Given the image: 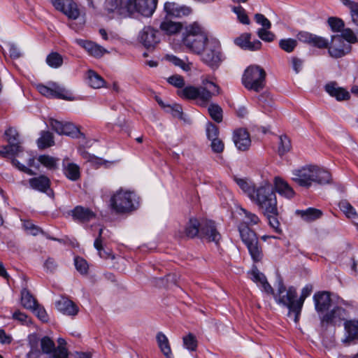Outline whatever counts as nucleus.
<instances>
[{"label":"nucleus","instance_id":"33","mask_svg":"<svg viewBox=\"0 0 358 358\" xmlns=\"http://www.w3.org/2000/svg\"><path fill=\"white\" fill-rule=\"evenodd\" d=\"M182 28L180 23L174 22L171 20H165L160 24V29L164 33L172 35L178 33Z\"/></svg>","mask_w":358,"mask_h":358},{"label":"nucleus","instance_id":"37","mask_svg":"<svg viewBox=\"0 0 358 358\" xmlns=\"http://www.w3.org/2000/svg\"><path fill=\"white\" fill-rule=\"evenodd\" d=\"M5 135L8 137L9 145L15 149H21L20 142L18 141L19 134L17 130L13 127L8 128L5 131Z\"/></svg>","mask_w":358,"mask_h":358},{"label":"nucleus","instance_id":"64","mask_svg":"<svg viewBox=\"0 0 358 358\" xmlns=\"http://www.w3.org/2000/svg\"><path fill=\"white\" fill-rule=\"evenodd\" d=\"M13 319L18 321L22 324H28L30 322L28 316L20 310H16L13 313Z\"/></svg>","mask_w":358,"mask_h":358},{"label":"nucleus","instance_id":"27","mask_svg":"<svg viewBox=\"0 0 358 358\" xmlns=\"http://www.w3.org/2000/svg\"><path fill=\"white\" fill-rule=\"evenodd\" d=\"M296 214L306 222H312L321 217L322 212L317 208H308L306 210H297Z\"/></svg>","mask_w":358,"mask_h":358},{"label":"nucleus","instance_id":"10","mask_svg":"<svg viewBox=\"0 0 358 358\" xmlns=\"http://www.w3.org/2000/svg\"><path fill=\"white\" fill-rule=\"evenodd\" d=\"M347 311L339 306L334 307L331 310L320 316V323L322 328H327L328 324L341 326L342 322L346 320Z\"/></svg>","mask_w":358,"mask_h":358},{"label":"nucleus","instance_id":"22","mask_svg":"<svg viewBox=\"0 0 358 358\" xmlns=\"http://www.w3.org/2000/svg\"><path fill=\"white\" fill-rule=\"evenodd\" d=\"M73 220L80 222H86L95 217L94 213L88 208L77 206L71 210Z\"/></svg>","mask_w":358,"mask_h":358},{"label":"nucleus","instance_id":"18","mask_svg":"<svg viewBox=\"0 0 358 358\" xmlns=\"http://www.w3.org/2000/svg\"><path fill=\"white\" fill-rule=\"evenodd\" d=\"M55 306L59 312L66 315L75 316L79 311L77 305L66 297H61L55 302Z\"/></svg>","mask_w":358,"mask_h":358},{"label":"nucleus","instance_id":"2","mask_svg":"<svg viewBox=\"0 0 358 358\" xmlns=\"http://www.w3.org/2000/svg\"><path fill=\"white\" fill-rule=\"evenodd\" d=\"M201 238H206L210 242L218 243L221 235L217 231L215 222L211 220H206L201 224L196 219H190L185 225L184 230L180 232V237L192 238L196 236Z\"/></svg>","mask_w":358,"mask_h":358},{"label":"nucleus","instance_id":"59","mask_svg":"<svg viewBox=\"0 0 358 358\" xmlns=\"http://www.w3.org/2000/svg\"><path fill=\"white\" fill-rule=\"evenodd\" d=\"M269 29H259L257 31L258 36L264 41L271 42L275 38V34L268 31Z\"/></svg>","mask_w":358,"mask_h":358},{"label":"nucleus","instance_id":"63","mask_svg":"<svg viewBox=\"0 0 358 358\" xmlns=\"http://www.w3.org/2000/svg\"><path fill=\"white\" fill-rule=\"evenodd\" d=\"M168 83L176 87H182L185 85V80L182 76L180 75H173L167 80Z\"/></svg>","mask_w":358,"mask_h":358},{"label":"nucleus","instance_id":"35","mask_svg":"<svg viewBox=\"0 0 358 358\" xmlns=\"http://www.w3.org/2000/svg\"><path fill=\"white\" fill-rule=\"evenodd\" d=\"M178 94L184 99H197L198 96L199 95V87L187 86L180 90H178Z\"/></svg>","mask_w":358,"mask_h":358},{"label":"nucleus","instance_id":"32","mask_svg":"<svg viewBox=\"0 0 358 358\" xmlns=\"http://www.w3.org/2000/svg\"><path fill=\"white\" fill-rule=\"evenodd\" d=\"M37 144L41 150L52 146L55 144L52 134L48 131H42L41 137L37 140Z\"/></svg>","mask_w":358,"mask_h":358},{"label":"nucleus","instance_id":"38","mask_svg":"<svg viewBox=\"0 0 358 358\" xmlns=\"http://www.w3.org/2000/svg\"><path fill=\"white\" fill-rule=\"evenodd\" d=\"M41 346L43 352L49 355L50 358H52V355L56 350L53 341L49 337L45 336L41 340Z\"/></svg>","mask_w":358,"mask_h":358},{"label":"nucleus","instance_id":"14","mask_svg":"<svg viewBox=\"0 0 358 358\" xmlns=\"http://www.w3.org/2000/svg\"><path fill=\"white\" fill-rule=\"evenodd\" d=\"M157 30L150 26L145 27L139 33L138 40L145 48L149 49L154 48L159 42V38L157 36Z\"/></svg>","mask_w":358,"mask_h":358},{"label":"nucleus","instance_id":"4","mask_svg":"<svg viewBox=\"0 0 358 358\" xmlns=\"http://www.w3.org/2000/svg\"><path fill=\"white\" fill-rule=\"evenodd\" d=\"M209 41L206 33L197 22L186 27L182 42L191 52L201 55Z\"/></svg>","mask_w":358,"mask_h":358},{"label":"nucleus","instance_id":"54","mask_svg":"<svg viewBox=\"0 0 358 358\" xmlns=\"http://www.w3.org/2000/svg\"><path fill=\"white\" fill-rule=\"evenodd\" d=\"M167 108H169V111L174 117L185 120V117H183L184 114L182 112V106L180 105L174 103L173 105H168Z\"/></svg>","mask_w":358,"mask_h":358},{"label":"nucleus","instance_id":"40","mask_svg":"<svg viewBox=\"0 0 358 358\" xmlns=\"http://www.w3.org/2000/svg\"><path fill=\"white\" fill-rule=\"evenodd\" d=\"M248 249L250 255H251L252 259L255 262H259L263 257L262 248L259 245V241L256 243H253L250 245L246 246Z\"/></svg>","mask_w":358,"mask_h":358},{"label":"nucleus","instance_id":"6","mask_svg":"<svg viewBox=\"0 0 358 358\" xmlns=\"http://www.w3.org/2000/svg\"><path fill=\"white\" fill-rule=\"evenodd\" d=\"M276 302L287 307L289 310L288 316H294V322L297 323L299 320L300 310L296 308L297 292L294 287H289L287 289L283 285L282 282H280L278 287V292L274 295Z\"/></svg>","mask_w":358,"mask_h":358},{"label":"nucleus","instance_id":"21","mask_svg":"<svg viewBox=\"0 0 358 358\" xmlns=\"http://www.w3.org/2000/svg\"><path fill=\"white\" fill-rule=\"evenodd\" d=\"M63 172L65 176L71 181H77L80 178V167L75 163L64 159L62 162Z\"/></svg>","mask_w":358,"mask_h":358},{"label":"nucleus","instance_id":"57","mask_svg":"<svg viewBox=\"0 0 358 358\" xmlns=\"http://www.w3.org/2000/svg\"><path fill=\"white\" fill-rule=\"evenodd\" d=\"M78 133L79 129L76 125L71 122H64L62 135L74 136Z\"/></svg>","mask_w":358,"mask_h":358},{"label":"nucleus","instance_id":"3","mask_svg":"<svg viewBox=\"0 0 358 358\" xmlns=\"http://www.w3.org/2000/svg\"><path fill=\"white\" fill-rule=\"evenodd\" d=\"M292 180L299 186L309 187L313 182L325 185L331 181V174L317 166H307L293 172Z\"/></svg>","mask_w":358,"mask_h":358},{"label":"nucleus","instance_id":"43","mask_svg":"<svg viewBox=\"0 0 358 358\" xmlns=\"http://www.w3.org/2000/svg\"><path fill=\"white\" fill-rule=\"evenodd\" d=\"M208 113L211 118L217 123L222 121V109L220 106L211 103L208 107Z\"/></svg>","mask_w":358,"mask_h":358},{"label":"nucleus","instance_id":"62","mask_svg":"<svg viewBox=\"0 0 358 358\" xmlns=\"http://www.w3.org/2000/svg\"><path fill=\"white\" fill-rule=\"evenodd\" d=\"M278 213H270V215H265L268 220L269 225L275 229V231L278 233H280L281 230L280 229V223L276 218Z\"/></svg>","mask_w":358,"mask_h":358},{"label":"nucleus","instance_id":"26","mask_svg":"<svg viewBox=\"0 0 358 358\" xmlns=\"http://www.w3.org/2000/svg\"><path fill=\"white\" fill-rule=\"evenodd\" d=\"M29 182L33 189L44 192L49 189L50 185L49 178L45 176L31 178L29 179Z\"/></svg>","mask_w":358,"mask_h":358},{"label":"nucleus","instance_id":"36","mask_svg":"<svg viewBox=\"0 0 358 358\" xmlns=\"http://www.w3.org/2000/svg\"><path fill=\"white\" fill-rule=\"evenodd\" d=\"M338 206L347 217L350 219H356L358 217V214L355 209L347 200L341 201L338 203Z\"/></svg>","mask_w":358,"mask_h":358},{"label":"nucleus","instance_id":"47","mask_svg":"<svg viewBox=\"0 0 358 358\" xmlns=\"http://www.w3.org/2000/svg\"><path fill=\"white\" fill-rule=\"evenodd\" d=\"M199 95L197 99L201 102V105H206L215 96V92H210L206 87H199Z\"/></svg>","mask_w":358,"mask_h":358},{"label":"nucleus","instance_id":"28","mask_svg":"<svg viewBox=\"0 0 358 358\" xmlns=\"http://www.w3.org/2000/svg\"><path fill=\"white\" fill-rule=\"evenodd\" d=\"M103 229L101 228L99 231L98 237L95 239L94 243V248L97 250L99 252V255L102 259H113L115 258V256L112 254L110 250H106L103 248V238H102V233Z\"/></svg>","mask_w":358,"mask_h":358},{"label":"nucleus","instance_id":"45","mask_svg":"<svg viewBox=\"0 0 358 358\" xmlns=\"http://www.w3.org/2000/svg\"><path fill=\"white\" fill-rule=\"evenodd\" d=\"M38 161L45 167L49 169L54 170L57 168L58 159L49 155H41L38 157Z\"/></svg>","mask_w":358,"mask_h":358},{"label":"nucleus","instance_id":"17","mask_svg":"<svg viewBox=\"0 0 358 358\" xmlns=\"http://www.w3.org/2000/svg\"><path fill=\"white\" fill-rule=\"evenodd\" d=\"M233 141L236 147L241 151L247 150L251 145L250 134L244 129H238L234 131Z\"/></svg>","mask_w":358,"mask_h":358},{"label":"nucleus","instance_id":"39","mask_svg":"<svg viewBox=\"0 0 358 358\" xmlns=\"http://www.w3.org/2000/svg\"><path fill=\"white\" fill-rule=\"evenodd\" d=\"M237 185L240 188L249 196L251 199L252 196L255 194L257 188L253 184L248 182L244 179H236Z\"/></svg>","mask_w":358,"mask_h":358},{"label":"nucleus","instance_id":"9","mask_svg":"<svg viewBox=\"0 0 358 358\" xmlns=\"http://www.w3.org/2000/svg\"><path fill=\"white\" fill-rule=\"evenodd\" d=\"M201 61L213 69H217L223 60L219 42L210 40L201 54Z\"/></svg>","mask_w":358,"mask_h":358},{"label":"nucleus","instance_id":"11","mask_svg":"<svg viewBox=\"0 0 358 358\" xmlns=\"http://www.w3.org/2000/svg\"><path fill=\"white\" fill-rule=\"evenodd\" d=\"M328 48L330 56L334 58H341L351 50V45L345 43L340 35H335L331 37V41Z\"/></svg>","mask_w":358,"mask_h":358},{"label":"nucleus","instance_id":"53","mask_svg":"<svg viewBox=\"0 0 358 358\" xmlns=\"http://www.w3.org/2000/svg\"><path fill=\"white\" fill-rule=\"evenodd\" d=\"M343 37V40L346 41L345 43L350 45V43H355L358 42V37H357L355 33L350 29H345L343 30L342 34L340 35Z\"/></svg>","mask_w":358,"mask_h":358},{"label":"nucleus","instance_id":"29","mask_svg":"<svg viewBox=\"0 0 358 358\" xmlns=\"http://www.w3.org/2000/svg\"><path fill=\"white\" fill-rule=\"evenodd\" d=\"M156 339L161 352L164 354L166 358H172L171 349L166 335L162 332H158L156 336Z\"/></svg>","mask_w":358,"mask_h":358},{"label":"nucleus","instance_id":"15","mask_svg":"<svg viewBox=\"0 0 358 358\" xmlns=\"http://www.w3.org/2000/svg\"><path fill=\"white\" fill-rule=\"evenodd\" d=\"M345 337L342 340L345 345L358 341V320H349L344 322Z\"/></svg>","mask_w":358,"mask_h":358},{"label":"nucleus","instance_id":"31","mask_svg":"<svg viewBox=\"0 0 358 358\" xmlns=\"http://www.w3.org/2000/svg\"><path fill=\"white\" fill-rule=\"evenodd\" d=\"M52 98L62 99L64 100L72 101L74 98L63 87L55 83H52Z\"/></svg>","mask_w":358,"mask_h":358},{"label":"nucleus","instance_id":"19","mask_svg":"<svg viewBox=\"0 0 358 358\" xmlns=\"http://www.w3.org/2000/svg\"><path fill=\"white\" fill-rule=\"evenodd\" d=\"M76 42L83 48L90 55L94 57H101L107 52V50L104 48L91 41L76 39Z\"/></svg>","mask_w":358,"mask_h":358},{"label":"nucleus","instance_id":"42","mask_svg":"<svg viewBox=\"0 0 358 358\" xmlns=\"http://www.w3.org/2000/svg\"><path fill=\"white\" fill-rule=\"evenodd\" d=\"M166 59L175 66L180 67L185 71L191 70L192 66V63L191 62H185L174 55H166Z\"/></svg>","mask_w":358,"mask_h":358},{"label":"nucleus","instance_id":"5","mask_svg":"<svg viewBox=\"0 0 358 358\" xmlns=\"http://www.w3.org/2000/svg\"><path fill=\"white\" fill-rule=\"evenodd\" d=\"M251 200L257 205L264 215L278 213L277 200L272 185L265 182L258 187Z\"/></svg>","mask_w":358,"mask_h":358},{"label":"nucleus","instance_id":"34","mask_svg":"<svg viewBox=\"0 0 358 358\" xmlns=\"http://www.w3.org/2000/svg\"><path fill=\"white\" fill-rule=\"evenodd\" d=\"M88 83L92 88L99 89L102 87L105 81L103 78L92 70L87 72Z\"/></svg>","mask_w":358,"mask_h":358},{"label":"nucleus","instance_id":"24","mask_svg":"<svg viewBox=\"0 0 358 358\" xmlns=\"http://www.w3.org/2000/svg\"><path fill=\"white\" fill-rule=\"evenodd\" d=\"M238 231L243 242L246 246L258 241V238L256 233L250 229V228L247 225L239 224Z\"/></svg>","mask_w":358,"mask_h":358},{"label":"nucleus","instance_id":"51","mask_svg":"<svg viewBox=\"0 0 358 358\" xmlns=\"http://www.w3.org/2000/svg\"><path fill=\"white\" fill-rule=\"evenodd\" d=\"M232 10L236 14L240 22L244 24H250V20L248 18V16L247 15L245 9L242 6H234L233 7Z\"/></svg>","mask_w":358,"mask_h":358},{"label":"nucleus","instance_id":"52","mask_svg":"<svg viewBox=\"0 0 358 358\" xmlns=\"http://www.w3.org/2000/svg\"><path fill=\"white\" fill-rule=\"evenodd\" d=\"M184 345L191 351L196 350L197 348V341L195 336L189 333L187 336L183 337Z\"/></svg>","mask_w":358,"mask_h":358},{"label":"nucleus","instance_id":"58","mask_svg":"<svg viewBox=\"0 0 358 358\" xmlns=\"http://www.w3.org/2000/svg\"><path fill=\"white\" fill-rule=\"evenodd\" d=\"M31 310L35 313L39 320L43 322L48 321V315L45 308L40 304H37Z\"/></svg>","mask_w":358,"mask_h":358},{"label":"nucleus","instance_id":"8","mask_svg":"<svg viewBox=\"0 0 358 358\" xmlns=\"http://www.w3.org/2000/svg\"><path fill=\"white\" fill-rule=\"evenodd\" d=\"M134 192L121 189L111 196L110 206L117 213H129L136 208L138 202Z\"/></svg>","mask_w":358,"mask_h":358},{"label":"nucleus","instance_id":"61","mask_svg":"<svg viewBox=\"0 0 358 358\" xmlns=\"http://www.w3.org/2000/svg\"><path fill=\"white\" fill-rule=\"evenodd\" d=\"M75 266L80 273L85 274L87 272L88 265L87 262L82 257H77L75 258Z\"/></svg>","mask_w":358,"mask_h":358},{"label":"nucleus","instance_id":"44","mask_svg":"<svg viewBox=\"0 0 358 358\" xmlns=\"http://www.w3.org/2000/svg\"><path fill=\"white\" fill-rule=\"evenodd\" d=\"M58 346L55 347V353L52 355V358H68V350L65 348L66 341L63 338H59L57 340Z\"/></svg>","mask_w":358,"mask_h":358},{"label":"nucleus","instance_id":"20","mask_svg":"<svg viewBox=\"0 0 358 358\" xmlns=\"http://www.w3.org/2000/svg\"><path fill=\"white\" fill-rule=\"evenodd\" d=\"M164 10L168 15L176 17L187 16L192 13V9L189 7L171 2L165 3Z\"/></svg>","mask_w":358,"mask_h":358},{"label":"nucleus","instance_id":"56","mask_svg":"<svg viewBox=\"0 0 358 358\" xmlns=\"http://www.w3.org/2000/svg\"><path fill=\"white\" fill-rule=\"evenodd\" d=\"M328 24L334 31H340L344 27L343 20L334 17H331L328 19Z\"/></svg>","mask_w":358,"mask_h":358},{"label":"nucleus","instance_id":"13","mask_svg":"<svg viewBox=\"0 0 358 358\" xmlns=\"http://www.w3.org/2000/svg\"><path fill=\"white\" fill-rule=\"evenodd\" d=\"M315 308L320 317L329 311L331 306V299L328 292H318L313 296Z\"/></svg>","mask_w":358,"mask_h":358},{"label":"nucleus","instance_id":"46","mask_svg":"<svg viewBox=\"0 0 358 358\" xmlns=\"http://www.w3.org/2000/svg\"><path fill=\"white\" fill-rule=\"evenodd\" d=\"M241 210L245 214V220L240 224H245L250 227L257 224L260 222L259 218L255 213H252L244 208H241Z\"/></svg>","mask_w":358,"mask_h":358},{"label":"nucleus","instance_id":"50","mask_svg":"<svg viewBox=\"0 0 358 358\" xmlns=\"http://www.w3.org/2000/svg\"><path fill=\"white\" fill-rule=\"evenodd\" d=\"M312 291V285H307L302 289L301 296L299 299H297L298 304L296 305V308L300 310V313L301 312V309L306 298L311 294Z\"/></svg>","mask_w":358,"mask_h":358},{"label":"nucleus","instance_id":"49","mask_svg":"<svg viewBox=\"0 0 358 358\" xmlns=\"http://www.w3.org/2000/svg\"><path fill=\"white\" fill-rule=\"evenodd\" d=\"M297 45V41L293 38L281 39L279 42V46L282 50L287 52H292Z\"/></svg>","mask_w":358,"mask_h":358},{"label":"nucleus","instance_id":"55","mask_svg":"<svg viewBox=\"0 0 358 358\" xmlns=\"http://www.w3.org/2000/svg\"><path fill=\"white\" fill-rule=\"evenodd\" d=\"M219 133H220L219 129L215 124H214L211 122H208L207 124L206 135H207L208 138L210 141L217 138L218 136H219Z\"/></svg>","mask_w":358,"mask_h":358},{"label":"nucleus","instance_id":"30","mask_svg":"<svg viewBox=\"0 0 358 358\" xmlns=\"http://www.w3.org/2000/svg\"><path fill=\"white\" fill-rule=\"evenodd\" d=\"M21 303L24 308L31 310L36 306L38 302L30 292L24 288L21 292Z\"/></svg>","mask_w":358,"mask_h":358},{"label":"nucleus","instance_id":"16","mask_svg":"<svg viewBox=\"0 0 358 358\" xmlns=\"http://www.w3.org/2000/svg\"><path fill=\"white\" fill-rule=\"evenodd\" d=\"M251 34L243 33L234 39V43L243 50L250 51L258 50L262 47V43L259 40L251 41Z\"/></svg>","mask_w":358,"mask_h":358},{"label":"nucleus","instance_id":"1","mask_svg":"<svg viewBox=\"0 0 358 358\" xmlns=\"http://www.w3.org/2000/svg\"><path fill=\"white\" fill-rule=\"evenodd\" d=\"M157 3V0H106V8L108 12L118 10L121 13H138L143 16L149 17L154 13Z\"/></svg>","mask_w":358,"mask_h":358},{"label":"nucleus","instance_id":"23","mask_svg":"<svg viewBox=\"0 0 358 358\" xmlns=\"http://www.w3.org/2000/svg\"><path fill=\"white\" fill-rule=\"evenodd\" d=\"M326 92L338 101L347 100L350 98V94L345 89L338 86L335 82H331L325 85Z\"/></svg>","mask_w":358,"mask_h":358},{"label":"nucleus","instance_id":"60","mask_svg":"<svg viewBox=\"0 0 358 358\" xmlns=\"http://www.w3.org/2000/svg\"><path fill=\"white\" fill-rule=\"evenodd\" d=\"M251 280L256 282L262 285L266 279L264 273H261L256 267H254L250 272Z\"/></svg>","mask_w":358,"mask_h":358},{"label":"nucleus","instance_id":"25","mask_svg":"<svg viewBox=\"0 0 358 358\" xmlns=\"http://www.w3.org/2000/svg\"><path fill=\"white\" fill-rule=\"evenodd\" d=\"M275 188L282 196L291 199L294 196V191L289 185L280 178H275Z\"/></svg>","mask_w":358,"mask_h":358},{"label":"nucleus","instance_id":"48","mask_svg":"<svg viewBox=\"0 0 358 358\" xmlns=\"http://www.w3.org/2000/svg\"><path fill=\"white\" fill-rule=\"evenodd\" d=\"M47 64L52 68L59 67L63 62L62 56L57 52H52L46 58Z\"/></svg>","mask_w":358,"mask_h":358},{"label":"nucleus","instance_id":"12","mask_svg":"<svg viewBox=\"0 0 358 358\" xmlns=\"http://www.w3.org/2000/svg\"><path fill=\"white\" fill-rule=\"evenodd\" d=\"M55 8L64 13L69 18L76 20L80 15L76 3L73 0H52Z\"/></svg>","mask_w":358,"mask_h":358},{"label":"nucleus","instance_id":"7","mask_svg":"<svg viewBox=\"0 0 358 358\" xmlns=\"http://www.w3.org/2000/svg\"><path fill=\"white\" fill-rule=\"evenodd\" d=\"M266 71L258 65H250L244 71L242 83L248 90L262 91L266 85Z\"/></svg>","mask_w":358,"mask_h":358},{"label":"nucleus","instance_id":"41","mask_svg":"<svg viewBox=\"0 0 358 358\" xmlns=\"http://www.w3.org/2000/svg\"><path fill=\"white\" fill-rule=\"evenodd\" d=\"M279 140L280 142L278 148V152L279 155L282 156L291 150V141L286 135L280 136Z\"/></svg>","mask_w":358,"mask_h":358}]
</instances>
